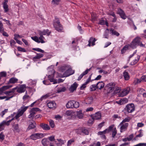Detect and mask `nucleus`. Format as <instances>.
Returning <instances> with one entry per match:
<instances>
[{
  "instance_id": "nucleus-1",
  "label": "nucleus",
  "mask_w": 146,
  "mask_h": 146,
  "mask_svg": "<svg viewBox=\"0 0 146 146\" xmlns=\"http://www.w3.org/2000/svg\"><path fill=\"white\" fill-rule=\"evenodd\" d=\"M28 107V106H25L23 105L18 110L17 113L15 116V118L18 121H19V119H18L23 114L24 112L26 111Z\"/></svg>"
},
{
  "instance_id": "nucleus-2",
  "label": "nucleus",
  "mask_w": 146,
  "mask_h": 146,
  "mask_svg": "<svg viewBox=\"0 0 146 146\" xmlns=\"http://www.w3.org/2000/svg\"><path fill=\"white\" fill-rule=\"evenodd\" d=\"M53 24L55 29L58 32L62 31L63 28L60 23V22L58 18H55Z\"/></svg>"
},
{
  "instance_id": "nucleus-3",
  "label": "nucleus",
  "mask_w": 146,
  "mask_h": 146,
  "mask_svg": "<svg viewBox=\"0 0 146 146\" xmlns=\"http://www.w3.org/2000/svg\"><path fill=\"white\" fill-rule=\"evenodd\" d=\"M40 37L38 38L36 36H35L33 37H31V38L32 40L35 41L38 43H43L45 42L44 40L45 38L42 35H39Z\"/></svg>"
},
{
  "instance_id": "nucleus-4",
  "label": "nucleus",
  "mask_w": 146,
  "mask_h": 146,
  "mask_svg": "<svg viewBox=\"0 0 146 146\" xmlns=\"http://www.w3.org/2000/svg\"><path fill=\"white\" fill-rule=\"evenodd\" d=\"M45 135V134L43 133H37L32 134L30 137L33 140H36L43 138Z\"/></svg>"
},
{
  "instance_id": "nucleus-5",
  "label": "nucleus",
  "mask_w": 146,
  "mask_h": 146,
  "mask_svg": "<svg viewBox=\"0 0 146 146\" xmlns=\"http://www.w3.org/2000/svg\"><path fill=\"white\" fill-rule=\"evenodd\" d=\"M140 38L139 37H137L135 38L132 41L131 46L133 48H135L137 46L139 45L140 42Z\"/></svg>"
},
{
  "instance_id": "nucleus-6",
  "label": "nucleus",
  "mask_w": 146,
  "mask_h": 146,
  "mask_svg": "<svg viewBox=\"0 0 146 146\" xmlns=\"http://www.w3.org/2000/svg\"><path fill=\"white\" fill-rule=\"evenodd\" d=\"M115 84L112 82L109 83L104 88L108 92H110L114 89Z\"/></svg>"
},
{
  "instance_id": "nucleus-7",
  "label": "nucleus",
  "mask_w": 146,
  "mask_h": 146,
  "mask_svg": "<svg viewBox=\"0 0 146 146\" xmlns=\"http://www.w3.org/2000/svg\"><path fill=\"white\" fill-rule=\"evenodd\" d=\"M74 71L73 70L70 68L68 67L67 70L61 76H59L60 77H66L74 74Z\"/></svg>"
},
{
  "instance_id": "nucleus-8",
  "label": "nucleus",
  "mask_w": 146,
  "mask_h": 146,
  "mask_svg": "<svg viewBox=\"0 0 146 146\" xmlns=\"http://www.w3.org/2000/svg\"><path fill=\"white\" fill-rule=\"evenodd\" d=\"M40 109L38 108H32L30 111V114L28 116V117L30 119H33L35 116V114L37 111H39Z\"/></svg>"
},
{
  "instance_id": "nucleus-9",
  "label": "nucleus",
  "mask_w": 146,
  "mask_h": 146,
  "mask_svg": "<svg viewBox=\"0 0 146 146\" xmlns=\"http://www.w3.org/2000/svg\"><path fill=\"white\" fill-rule=\"evenodd\" d=\"M129 124L128 123H124L121 122L119 124L120 126V132H123L126 131L128 126Z\"/></svg>"
},
{
  "instance_id": "nucleus-10",
  "label": "nucleus",
  "mask_w": 146,
  "mask_h": 146,
  "mask_svg": "<svg viewBox=\"0 0 146 146\" xmlns=\"http://www.w3.org/2000/svg\"><path fill=\"white\" fill-rule=\"evenodd\" d=\"M14 119V118H13L11 120H8L7 121H3L1 123H0V131L4 129L3 126L5 125H9L10 123Z\"/></svg>"
},
{
  "instance_id": "nucleus-11",
  "label": "nucleus",
  "mask_w": 146,
  "mask_h": 146,
  "mask_svg": "<svg viewBox=\"0 0 146 146\" xmlns=\"http://www.w3.org/2000/svg\"><path fill=\"white\" fill-rule=\"evenodd\" d=\"M130 91V88H127L122 90L121 92L119 94V96L120 97H123L127 95L129 93Z\"/></svg>"
},
{
  "instance_id": "nucleus-12",
  "label": "nucleus",
  "mask_w": 146,
  "mask_h": 146,
  "mask_svg": "<svg viewBox=\"0 0 146 146\" xmlns=\"http://www.w3.org/2000/svg\"><path fill=\"white\" fill-rule=\"evenodd\" d=\"M126 110L129 113H131L135 110V107L133 104H129L126 106Z\"/></svg>"
},
{
  "instance_id": "nucleus-13",
  "label": "nucleus",
  "mask_w": 146,
  "mask_h": 146,
  "mask_svg": "<svg viewBox=\"0 0 146 146\" xmlns=\"http://www.w3.org/2000/svg\"><path fill=\"white\" fill-rule=\"evenodd\" d=\"M17 88V92L19 93H22L24 92L26 90V86L25 85L23 84L20 86V87Z\"/></svg>"
},
{
  "instance_id": "nucleus-14",
  "label": "nucleus",
  "mask_w": 146,
  "mask_h": 146,
  "mask_svg": "<svg viewBox=\"0 0 146 146\" xmlns=\"http://www.w3.org/2000/svg\"><path fill=\"white\" fill-rule=\"evenodd\" d=\"M117 13L120 15L121 17L123 19H125L126 18V16L124 11L122 9H119L118 10Z\"/></svg>"
},
{
  "instance_id": "nucleus-15",
  "label": "nucleus",
  "mask_w": 146,
  "mask_h": 146,
  "mask_svg": "<svg viewBox=\"0 0 146 146\" xmlns=\"http://www.w3.org/2000/svg\"><path fill=\"white\" fill-rule=\"evenodd\" d=\"M17 88L16 87L8 91H5L4 92V94L7 96H11L14 95L13 94L15 91V90H16Z\"/></svg>"
},
{
  "instance_id": "nucleus-16",
  "label": "nucleus",
  "mask_w": 146,
  "mask_h": 146,
  "mask_svg": "<svg viewBox=\"0 0 146 146\" xmlns=\"http://www.w3.org/2000/svg\"><path fill=\"white\" fill-rule=\"evenodd\" d=\"M78 86V84L76 83L75 82L70 86L69 89V91L71 92H73L75 90Z\"/></svg>"
},
{
  "instance_id": "nucleus-17",
  "label": "nucleus",
  "mask_w": 146,
  "mask_h": 146,
  "mask_svg": "<svg viewBox=\"0 0 146 146\" xmlns=\"http://www.w3.org/2000/svg\"><path fill=\"white\" fill-rule=\"evenodd\" d=\"M48 30L46 29L44 30L43 31H38V35H42L43 36L44 35H47V36H49L50 34V32H48Z\"/></svg>"
},
{
  "instance_id": "nucleus-18",
  "label": "nucleus",
  "mask_w": 146,
  "mask_h": 146,
  "mask_svg": "<svg viewBox=\"0 0 146 146\" xmlns=\"http://www.w3.org/2000/svg\"><path fill=\"white\" fill-rule=\"evenodd\" d=\"M101 114L99 112H97L96 113L92 116V118L94 120L98 119L101 118Z\"/></svg>"
},
{
  "instance_id": "nucleus-19",
  "label": "nucleus",
  "mask_w": 146,
  "mask_h": 146,
  "mask_svg": "<svg viewBox=\"0 0 146 146\" xmlns=\"http://www.w3.org/2000/svg\"><path fill=\"white\" fill-rule=\"evenodd\" d=\"M47 106L50 108H54L56 107V104L54 101H52L48 102Z\"/></svg>"
},
{
  "instance_id": "nucleus-20",
  "label": "nucleus",
  "mask_w": 146,
  "mask_h": 146,
  "mask_svg": "<svg viewBox=\"0 0 146 146\" xmlns=\"http://www.w3.org/2000/svg\"><path fill=\"white\" fill-rule=\"evenodd\" d=\"M128 102V100L127 98H124L121 99L119 101L117 102V103L121 105L126 103Z\"/></svg>"
},
{
  "instance_id": "nucleus-21",
  "label": "nucleus",
  "mask_w": 146,
  "mask_h": 146,
  "mask_svg": "<svg viewBox=\"0 0 146 146\" xmlns=\"http://www.w3.org/2000/svg\"><path fill=\"white\" fill-rule=\"evenodd\" d=\"M40 126L43 129L45 130H48L50 129L49 126L46 124L42 123L40 124Z\"/></svg>"
},
{
  "instance_id": "nucleus-22",
  "label": "nucleus",
  "mask_w": 146,
  "mask_h": 146,
  "mask_svg": "<svg viewBox=\"0 0 146 146\" xmlns=\"http://www.w3.org/2000/svg\"><path fill=\"white\" fill-rule=\"evenodd\" d=\"M92 68V67H91L89 69H87L82 74H81L78 77V80H80L82 78V77L85 75L87 74L88 72Z\"/></svg>"
},
{
  "instance_id": "nucleus-23",
  "label": "nucleus",
  "mask_w": 146,
  "mask_h": 146,
  "mask_svg": "<svg viewBox=\"0 0 146 146\" xmlns=\"http://www.w3.org/2000/svg\"><path fill=\"white\" fill-rule=\"evenodd\" d=\"M74 101H70L68 102L66 104V107L68 108H74V106L73 105Z\"/></svg>"
},
{
  "instance_id": "nucleus-24",
  "label": "nucleus",
  "mask_w": 146,
  "mask_h": 146,
  "mask_svg": "<svg viewBox=\"0 0 146 146\" xmlns=\"http://www.w3.org/2000/svg\"><path fill=\"white\" fill-rule=\"evenodd\" d=\"M18 80L14 77L11 78L9 80L7 84H9L10 83L15 84L17 82Z\"/></svg>"
},
{
  "instance_id": "nucleus-25",
  "label": "nucleus",
  "mask_w": 146,
  "mask_h": 146,
  "mask_svg": "<svg viewBox=\"0 0 146 146\" xmlns=\"http://www.w3.org/2000/svg\"><path fill=\"white\" fill-rule=\"evenodd\" d=\"M30 98V96L28 95H25L23 97V104H24L28 102Z\"/></svg>"
},
{
  "instance_id": "nucleus-26",
  "label": "nucleus",
  "mask_w": 146,
  "mask_h": 146,
  "mask_svg": "<svg viewBox=\"0 0 146 146\" xmlns=\"http://www.w3.org/2000/svg\"><path fill=\"white\" fill-rule=\"evenodd\" d=\"M96 40L95 38L92 37H91L88 41L89 43L88 44V46H90L91 43L92 44V46L94 45L95 44V42Z\"/></svg>"
},
{
  "instance_id": "nucleus-27",
  "label": "nucleus",
  "mask_w": 146,
  "mask_h": 146,
  "mask_svg": "<svg viewBox=\"0 0 146 146\" xmlns=\"http://www.w3.org/2000/svg\"><path fill=\"white\" fill-rule=\"evenodd\" d=\"M43 56L44 54H43L37 53L36 56L33 58V60L35 61H36L37 59H39L40 58L42 57Z\"/></svg>"
},
{
  "instance_id": "nucleus-28",
  "label": "nucleus",
  "mask_w": 146,
  "mask_h": 146,
  "mask_svg": "<svg viewBox=\"0 0 146 146\" xmlns=\"http://www.w3.org/2000/svg\"><path fill=\"white\" fill-rule=\"evenodd\" d=\"M96 84L97 88L100 90L103 88L104 86V84L102 82H99Z\"/></svg>"
},
{
  "instance_id": "nucleus-29",
  "label": "nucleus",
  "mask_w": 146,
  "mask_h": 146,
  "mask_svg": "<svg viewBox=\"0 0 146 146\" xmlns=\"http://www.w3.org/2000/svg\"><path fill=\"white\" fill-rule=\"evenodd\" d=\"M12 87V86L11 85H7L3 86L0 88V91L3 92L4 91L11 88Z\"/></svg>"
},
{
  "instance_id": "nucleus-30",
  "label": "nucleus",
  "mask_w": 146,
  "mask_h": 146,
  "mask_svg": "<svg viewBox=\"0 0 146 146\" xmlns=\"http://www.w3.org/2000/svg\"><path fill=\"white\" fill-rule=\"evenodd\" d=\"M93 98L90 97H88L85 100V102L86 104H90L93 101Z\"/></svg>"
},
{
  "instance_id": "nucleus-31",
  "label": "nucleus",
  "mask_w": 146,
  "mask_h": 146,
  "mask_svg": "<svg viewBox=\"0 0 146 146\" xmlns=\"http://www.w3.org/2000/svg\"><path fill=\"white\" fill-rule=\"evenodd\" d=\"M49 142V141L46 138H44L42 140V144L44 146H47Z\"/></svg>"
},
{
  "instance_id": "nucleus-32",
  "label": "nucleus",
  "mask_w": 146,
  "mask_h": 146,
  "mask_svg": "<svg viewBox=\"0 0 146 146\" xmlns=\"http://www.w3.org/2000/svg\"><path fill=\"white\" fill-rule=\"evenodd\" d=\"M36 127V123L35 122L31 123L28 127L27 130H29L31 129H34Z\"/></svg>"
},
{
  "instance_id": "nucleus-33",
  "label": "nucleus",
  "mask_w": 146,
  "mask_h": 146,
  "mask_svg": "<svg viewBox=\"0 0 146 146\" xmlns=\"http://www.w3.org/2000/svg\"><path fill=\"white\" fill-rule=\"evenodd\" d=\"M54 75H49L48 76V78L51 82H53V84H56V79H54L53 78Z\"/></svg>"
},
{
  "instance_id": "nucleus-34",
  "label": "nucleus",
  "mask_w": 146,
  "mask_h": 146,
  "mask_svg": "<svg viewBox=\"0 0 146 146\" xmlns=\"http://www.w3.org/2000/svg\"><path fill=\"white\" fill-rule=\"evenodd\" d=\"M80 130L85 135H87L88 134L89 132L88 130L85 127L82 128Z\"/></svg>"
},
{
  "instance_id": "nucleus-35",
  "label": "nucleus",
  "mask_w": 146,
  "mask_h": 146,
  "mask_svg": "<svg viewBox=\"0 0 146 146\" xmlns=\"http://www.w3.org/2000/svg\"><path fill=\"white\" fill-rule=\"evenodd\" d=\"M123 76L125 80H128L129 78V76L128 72L126 71H124L123 72Z\"/></svg>"
},
{
  "instance_id": "nucleus-36",
  "label": "nucleus",
  "mask_w": 146,
  "mask_h": 146,
  "mask_svg": "<svg viewBox=\"0 0 146 146\" xmlns=\"http://www.w3.org/2000/svg\"><path fill=\"white\" fill-rule=\"evenodd\" d=\"M69 67V66H62L60 67V70L61 72H63L65 70H67Z\"/></svg>"
},
{
  "instance_id": "nucleus-37",
  "label": "nucleus",
  "mask_w": 146,
  "mask_h": 146,
  "mask_svg": "<svg viewBox=\"0 0 146 146\" xmlns=\"http://www.w3.org/2000/svg\"><path fill=\"white\" fill-rule=\"evenodd\" d=\"M77 116L79 119H82L83 117V115L82 113V111L80 110L77 112Z\"/></svg>"
},
{
  "instance_id": "nucleus-38",
  "label": "nucleus",
  "mask_w": 146,
  "mask_h": 146,
  "mask_svg": "<svg viewBox=\"0 0 146 146\" xmlns=\"http://www.w3.org/2000/svg\"><path fill=\"white\" fill-rule=\"evenodd\" d=\"M110 32L113 35H115L117 36H118L119 34L116 31L114 30L113 29H111L110 30Z\"/></svg>"
},
{
  "instance_id": "nucleus-39",
  "label": "nucleus",
  "mask_w": 146,
  "mask_h": 146,
  "mask_svg": "<svg viewBox=\"0 0 146 146\" xmlns=\"http://www.w3.org/2000/svg\"><path fill=\"white\" fill-rule=\"evenodd\" d=\"M73 105L74 106V108H77L79 107V104L78 102L74 101Z\"/></svg>"
},
{
  "instance_id": "nucleus-40",
  "label": "nucleus",
  "mask_w": 146,
  "mask_h": 146,
  "mask_svg": "<svg viewBox=\"0 0 146 146\" xmlns=\"http://www.w3.org/2000/svg\"><path fill=\"white\" fill-rule=\"evenodd\" d=\"M131 119V117L128 116L125 118L121 122L124 123L126 122H128Z\"/></svg>"
},
{
  "instance_id": "nucleus-41",
  "label": "nucleus",
  "mask_w": 146,
  "mask_h": 146,
  "mask_svg": "<svg viewBox=\"0 0 146 146\" xmlns=\"http://www.w3.org/2000/svg\"><path fill=\"white\" fill-rule=\"evenodd\" d=\"M49 96L50 95L49 94H46V95L42 96L40 99V100L41 101H42V100L48 98Z\"/></svg>"
},
{
  "instance_id": "nucleus-42",
  "label": "nucleus",
  "mask_w": 146,
  "mask_h": 146,
  "mask_svg": "<svg viewBox=\"0 0 146 146\" xmlns=\"http://www.w3.org/2000/svg\"><path fill=\"white\" fill-rule=\"evenodd\" d=\"M75 141V140L74 139H72L70 140H68L67 142V146H69L71 144Z\"/></svg>"
},
{
  "instance_id": "nucleus-43",
  "label": "nucleus",
  "mask_w": 146,
  "mask_h": 146,
  "mask_svg": "<svg viewBox=\"0 0 146 146\" xmlns=\"http://www.w3.org/2000/svg\"><path fill=\"white\" fill-rule=\"evenodd\" d=\"M8 7V5H3V8L4 10V12L5 13H7L9 11V9Z\"/></svg>"
},
{
  "instance_id": "nucleus-44",
  "label": "nucleus",
  "mask_w": 146,
  "mask_h": 146,
  "mask_svg": "<svg viewBox=\"0 0 146 146\" xmlns=\"http://www.w3.org/2000/svg\"><path fill=\"white\" fill-rule=\"evenodd\" d=\"M61 0H52V3L53 5H58L60 2Z\"/></svg>"
},
{
  "instance_id": "nucleus-45",
  "label": "nucleus",
  "mask_w": 146,
  "mask_h": 146,
  "mask_svg": "<svg viewBox=\"0 0 146 146\" xmlns=\"http://www.w3.org/2000/svg\"><path fill=\"white\" fill-rule=\"evenodd\" d=\"M66 90V88L65 87H63L62 88H60L58 89L57 90V92L60 93V92H64Z\"/></svg>"
},
{
  "instance_id": "nucleus-46",
  "label": "nucleus",
  "mask_w": 146,
  "mask_h": 146,
  "mask_svg": "<svg viewBox=\"0 0 146 146\" xmlns=\"http://www.w3.org/2000/svg\"><path fill=\"white\" fill-rule=\"evenodd\" d=\"M99 23L101 25H104L106 24L107 26H108V23L106 21L103 20H100L99 21Z\"/></svg>"
},
{
  "instance_id": "nucleus-47",
  "label": "nucleus",
  "mask_w": 146,
  "mask_h": 146,
  "mask_svg": "<svg viewBox=\"0 0 146 146\" xmlns=\"http://www.w3.org/2000/svg\"><path fill=\"white\" fill-rule=\"evenodd\" d=\"M33 50L42 53L44 52V51L43 50L39 48H33Z\"/></svg>"
},
{
  "instance_id": "nucleus-48",
  "label": "nucleus",
  "mask_w": 146,
  "mask_h": 146,
  "mask_svg": "<svg viewBox=\"0 0 146 146\" xmlns=\"http://www.w3.org/2000/svg\"><path fill=\"white\" fill-rule=\"evenodd\" d=\"M50 125L52 128H54V121L52 120H50L49 121Z\"/></svg>"
},
{
  "instance_id": "nucleus-49",
  "label": "nucleus",
  "mask_w": 146,
  "mask_h": 146,
  "mask_svg": "<svg viewBox=\"0 0 146 146\" xmlns=\"http://www.w3.org/2000/svg\"><path fill=\"white\" fill-rule=\"evenodd\" d=\"M8 111V109H5L4 111H2L0 113V115L1 116V117H3L5 113L7 112Z\"/></svg>"
},
{
  "instance_id": "nucleus-50",
  "label": "nucleus",
  "mask_w": 146,
  "mask_h": 146,
  "mask_svg": "<svg viewBox=\"0 0 146 146\" xmlns=\"http://www.w3.org/2000/svg\"><path fill=\"white\" fill-rule=\"evenodd\" d=\"M114 125H112L110 126L108 128L106 129H107V131L108 132H109L114 127Z\"/></svg>"
},
{
  "instance_id": "nucleus-51",
  "label": "nucleus",
  "mask_w": 146,
  "mask_h": 146,
  "mask_svg": "<svg viewBox=\"0 0 146 146\" xmlns=\"http://www.w3.org/2000/svg\"><path fill=\"white\" fill-rule=\"evenodd\" d=\"M137 59H135L133 61V62L132 63V64H136L139 61L140 57L139 56H137Z\"/></svg>"
},
{
  "instance_id": "nucleus-52",
  "label": "nucleus",
  "mask_w": 146,
  "mask_h": 146,
  "mask_svg": "<svg viewBox=\"0 0 146 146\" xmlns=\"http://www.w3.org/2000/svg\"><path fill=\"white\" fill-rule=\"evenodd\" d=\"M4 29L2 23L0 21V32H3Z\"/></svg>"
},
{
  "instance_id": "nucleus-53",
  "label": "nucleus",
  "mask_w": 146,
  "mask_h": 146,
  "mask_svg": "<svg viewBox=\"0 0 146 146\" xmlns=\"http://www.w3.org/2000/svg\"><path fill=\"white\" fill-rule=\"evenodd\" d=\"M97 88V84L96 85H92L90 87V88L92 91L95 90Z\"/></svg>"
},
{
  "instance_id": "nucleus-54",
  "label": "nucleus",
  "mask_w": 146,
  "mask_h": 146,
  "mask_svg": "<svg viewBox=\"0 0 146 146\" xmlns=\"http://www.w3.org/2000/svg\"><path fill=\"white\" fill-rule=\"evenodd\" d=\"M17 49L19 51L25 52H26V50L25 48H22L21 47H18L17 48Z\"/></svg>"
},
{
  "instance_id": "nucleus-55",
  "label": "nucleus",
  "mask_w": 146,
  "mask_h": 146,
  "mask_svg": "<svg viewBox=\"0 0 146 146\" xmlns=\"http://www.w3.org/2000/svg\"><path fill=\"white\" fill-rule=\"evenodd\" d=\"M72 111L68 110L66 112V114L68 116H71L72 114Z\"/></svg>"
},
{
  "instance_id": "nucleus-56",
  "label": "nucleus",
  "mask_w": 146,
  "mask_h": 146,
  "mask_svg": "<svg viewBox=\"0 0 146 146\" xmlns=\"http://www.w3.org/2000/svg\"><path fill=\"white\" fill-rule=\"evenodd\" d=\"M4 137L5 136L1 132L0 134V141H2L4 139Z\"/></svg>"
},
{
  "instance_id": "nucleus-57",
  "label": "nucleus",
  "mask_w": 146,
  "mask_h": 146,
  "mask_svg": "<svg viewBox=\"0 0 146 146\" xmlns=\"http://www.w3.org/2000/svg\"><path fill=\"white\" fill-rule=\"evenodd\" d=\"M48 138L50 141H54L55 140L54 136V135L49 137Z\"/></svg>"
},
{
  "instance_id": "nucleus-58",
  "label": "nucleus",
  "mask_w": 146,
  "mask_h": 146,
  "mask_svg": "<svg viewBox=\"0 0 146 146\" xmlns=\"http://www.w3.org/2000/svg\"><path fill=\"white\" fill-rule=\"evenodd\" d=\"M13 127L15 130L17 131L19 130V125L18 124H15L13 126Z\"/></svg>"
},
{
  "instance_id": "nucleus-59",
  "label": "nucleus",
  "mask_w": 146,
  "mask_h": 146,
  "mask_svg": "<svg viewBox=\"0 0 146 146\" xmlns=\"http://www.w3.org/2000/svg\"><path fill=\"white\" fill-rule=\"evenodd\" d=\"M141 81V80H140L138 79H136L134 82V84L136 85L139 83Z\"/></svg>"
},
{
  "instance_id": "nucleus-60",
  "label": "nucleus",
  "mask_w": 146,
  "mask_h": 146,
  "mask_svg": "<svg viewBox=\"0 0 146 146\" xmlns=\"http://www.w3.org/2000/svg\"><path fill=\"white\" fill-rule=\"evenodd\" d=\"M141 81L146 82V76H142L140 79Z\"/></svg>"
},
{
  "instance_id": "nucleus-61",
  "label": "nucleus",
  "mask_w": 146,
  "mask_h": 146,
  "mask_svg": "<svg viewBox=\"0 0 146 146\" xmlns=\"http://www.w3.org/2000/svg\"><path fill=\"white\" fill-rule=\"evenodd\" d=\"M128 46H124L121 50V52L122 53H123L125 52L126 50L128 49Z\"/></svg>"
},
{
  "instance_id": "nucleus-62",
  "label": "nucleus",
  "mask_w": 146,
  "mask_h": 146,
  "mask_svg": "<svg viewBox=\"0 0 146 146\" xmlns=\"http://www.w3.org/2000/svg\"><path fill=\"white\" fill-rule=\"evenodd\" d=\"M117 133V131L116 130L115 128V129L114 130L112 133V137H114L115 135Z\"/></svg>"
},
{
  "instance_id": "nucleus-63",
  "label": "nucleus",
  "mask_w": 146,
  "mask_h": 146,
  "mask_svg": "<svg viewBox=\"0 0 146 146\" xmlns=\"http://www.w3.org/2000/svg\"><path fill=\"white\" fill-rule=\"evenodd\" d=\"M94 110L93 108L92 107H89L87 108L86 110V111H92Z\"/></svg>"
},
{
  "instance_id": "nucleus-64",
  "label": "nucleus",
  "mask_w": 146,
  "mask_h": 146,
  "mask_svg": "<svg viewBox=\"0 0 146 146\" xmlns=\"http://www.w3.org/2000/svg\"><path fill=\"white\" fill-rule=\"evenodd\" d=\"M104 38H108V33L106 32L104 35Z\"/></svg>"
}]
</instances>
